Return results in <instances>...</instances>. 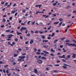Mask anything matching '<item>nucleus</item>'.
Instances as JSON below:
<instances>
[{"mask_svg":"<svg viewBox=\"0 0 76 76\" xmlns=\"http://www.w3.org/2000/svg\"><path fill=\"white\" fill-rule=\"evenodd\" d=\"M0 27H1V28H3L4 27V25L1 26Z\"/></svg>","mask_w":76,"mask_h":76,"instance_id":"41","label":"nucleus"},{"mask_svg":"<svg viewBox=\"0 0 76 76\" xmlns=\"http://www.w3.org/2000/svg\"><path fill=\"white\" fill-rule=\"evenodd\" d=\"M20 39H23V37H22V36H20Z\"/></svg>","mask_w":76,"mask_h":76,"instance_id":"56","label":"nucleus"},{"mask_svg":"<svg viewBox=\"0 0 76 76\" xmlns=\"http://www.w3.org/2000/svg\"><path fill=\"white\" fill-rule=\"evenodd\" d=\"M58 40V39L56 40L55 41H54V43H56L57 41Z\"/></svg>","mask_w":76,"mask_h":76,"instance_id":"20","label":"nucleus"},{"mask_svg":"<svg viewBox=\"0 0 76 76\" xmlns=\"http://www.w3.org/2000/svg\"><path fill=\"white\" fill-rule=\"evenodd\" d=\"M43 53H45V54H49V52L46 51L45 50H44V51H43Z\"/></svg>","mask_w":76,"mask_h":76,"instance_id":"5","label":"nucleus"},{"mask_svg":"<svg viewBox=\"0 0 76 76\" xmlns=\"http://www.w3.org/2000/svg\"><path fill=\"white\" fill-rule=\"evenodd\" d=\"M65 55H63V56H59V57H60V58H65Z\"/></svg>","mask_w":76,"mask_h":76,"instance_id":"10","label":"nucleus"},{"mask_svg":"<svg viewBox=\"0 0 76 76\" xmlns=\"http://www.w3.org/2000/svg\"><path fill=\"white\" fill-rule=\"evenodd\" d=\"M39 25H40V26H43V23H40L39 24Z\"/></svg>","mask_w":76,"mask_h":76,"instance_id":"18","label":"nucleus"},{"mask_svg":"<svg viewBox=\"0 0 76 76\" xmlns=\"http://www.w3.org/2000/svg\"><path fill=\"white\" fill-rule=\"evenodd\" d=\"M26 36H27L28 37H30L31 36V34L29 33H28L26 35Z\"/></svg>","mask_w":76,"mask_h":76,"instance_id":"25","label":"nucleus"},{"mask_svg":"<svg viewBox=\"0 0 76 76\" xmlns=\"http://www.w3.org/2000/svg\"><path fill=\"white\" fill-rule=\"evenodd\" d=\"M54 34V33H52V34L51 35V37H54V34Z\"/></svg>","mask_w":76,"mask_h":76,"instance_id":"30","label":"nucleus"},{"mask_svg":"<svg viewBox=\"0 0 76 76\" xmlns=\"http://www.w3.org/2000/svg\"><path fill=\"white\" fill-rule=\"evenodd\" d=\"M6 73H9V70H6Z\"/></svg>","mask_w":76,"mask_h":76,"instance_id":"48","label":"nucleus"},{"mask_svg":"<svg viewBox=\"0 0 76 76\" xmlns=\"http://www.w3.org/2000/svg\"><path fill=\"white\" fill-rule=\"evenodd\" d=\"M18 56V54H14V57H16Z\"/></svg>","mask_w":76,"mask_h":76,"instance_id":"44","label":"nucleus"},{"mask_svg":"<svg viewBox=\"0 0 76 76\" xmlns=\"http://www.w3.org/2000/svg\"><path fill=\"white\" fill-rule=\"evenodd\" d=\"M2 21L3 22H6V19H2Z\"/></svg>","mask_w":76,"mask_h":76,"instance_id":"35","label":"nucleus"},{"mask_svg":"<svg viewBox=\"0 0 76 76\" xmlns=\"http://www.w3.org/2000/svg\"><path fill=\"white\" fill-rule=\"evenodd\" d=\"M15 41H18V39L17 38H15Z\"/></svg>","mask_w":76,"mask_h":76,"instance_id":"36","label":"nucleus"},{"mask_svg":"<svg viewBox=\"0 0 76 76\" xmlns=\"http://www.w3.org/2000/svg\"><path fill=\"white\" fill-rule=\"evenodd\" d=\"M52 5H53V6H56V3H54L52 4Z\"/></svg>","mask_w":76,"mask_h":76,"instance_id":"31","label":"nucleus"},{"mask_svg":"<svg viewBox=\"0 0 76 76\" xmlns=\"http://www.w3.org/2000/svg\"><path fill=\"white\" fill-rule=\"evenodd\" d=\"M68 45H69V46H71V45H72V46H74V47H76V45L75 44H72L71 43H70L68 44Z\"/></svg>","mask_w":76,"mask_h":76,"instance_id":"3","label":"nucleus"},{"mask_svg":"<svg viewBox=\"0 0 76 76\" xmlns=\"http://www.w3.org/2000/svg\"><path fill=\"white\" fill-rule=\"evenodd\" d=\"M26 50H28V47H26Z\"/></svg>","mask_w":76,"mask_h":76,"instance_id":"63","label":"nucleus"},{"mask_svg":"<svg viewBox=\"0 0 76 76\" xmlns=\"http://www.w3.org/2000/svg\"><path fill=\"white\" fill-rule=\"evenodd\" d=\"M16 33L17 34V35H20V34H22V33L18 32V31H16Z\"/></svg>","mask_w":76,"mask_h":76,"instance_id":"13","label":"nucleus"},{"mask_svg":"<svg viewBox=\"0 0 76 76\" xmlns=\"http://www.w3.org/2000/svg\"><path fill=\"white\" fill-rule=\"evenodd\" d=\"M16 64V62H14L12 63V65H15V64Z\"/></svg>","mask_w":76,"mask_h":76,"instance_id":"37","label":"nucleus"},{"mask_svg":"<svg viewBox=\"0 0 76 76\" xmlns=\"http://www.w3.org/2000/svg\"><path fill=\"white\" fill-rule=\"evenodd\" d=\"M50 55L51 56H54V54L53 53H50Z\"/></svg>","mask_w":76,"mask_h":76,"instance_id":"42","label":"nucleus"},{"mask_svg":"<svg viewBox=\"0 0 76 76\" xmlns=\"http://www.w3.org/2000/svg\"><path fill=\"white\" fill-rule=\"evenodd\" d=\"M66 42H70V40H67L66 41Z\"/></svg>","mask_w":76,"mask_h":76,"instance_id":"32","label":"nucleus"},{"mask_svg":"<svg viewBox=\"0 0 76 76\" xmlns=\"http://www.w3.org/2000/svg\"><path fill=\"white\" fill-rule=\"evenodd\" d=\"M50 51L51 52H55V51H54V50H53V48L51 49Z\"/></svg>","mask_w":76,"mask_h":76,"instance_id":"17","label":"nucleus"},{"mask_svg":"<svg viewBox=\"0 0 76 76\" xmlns=\"http://www.w3.org/2000/svg\"><path fill=\"white\" fill-rule=\"evenodd\" d=\"M12 19H13V18L12 17H10V18H9L10 20H12Z\"/></svg>","mask_w":76,"mask_h":76,"instance_id":"54","label":"nucleus"},{"mask_svg":"<svg viewBox=\"0 0 76 76\" xmlns=\"http://www.w3.org/2000/svg\"><path fill=\"white\" fill-rule=\"evenodd\" d=\"M51 39V37H49L48 38V39Z\"/></svg>","mask_w":76,"mask_h":76,"instance_id":"62","label":"nucleus"},{"mask_svg":"<svg viewBox=\"0 0 76 76\" xmlns=\"http://www.w3.org/2000/svg\"><path fill=\"white\" fill-rule=\"evenodd\" d=\"M35 22L34 21L32 23V25H34V24H35Z\"/></svg>","mask_w":76,"mask_h":76,"instance_id":"58","label":"nucleus"},{"mask_svg":"<svg viewBox=\"0 0 76 76\" xmlns=\"http://www.w3.org/2000/svg\"><path fill=\"white\" fill-rule=\"evenodd\" d=\"M32 43H34V40H31L30 42V44H32Z\"/></svg>","mask_w":76,"mask_h":76,"instance_id":"12","label":"nucleus"},{"mask_svg":"<svg viewBox=\"0 0 76 76\" xmlns=\"http://www.w3.org/2000/svg\"><path fill=\"white\" fill-rule=\"evenodd\" d=\"M62 23H63V22H61V23H59V26H61V25L62 24Z\"/></svg>","mask_w":76,"mask_h":76,"instance_id":"23","label":"nucleus"},{"mask_svg":"<svg viewBox=\"0 0 76 76\" xmlns=\"http://www.w3.org/2000/svg\"><path fill=\"white\" fill-rule=\"evenodd\" d=\"M62 61L63 62H66V60H64V59H63Z\"/></svg>","mask_w":76,"mask_h":76,"instance_id":"38","label":"nucleus"},{"mask_svg":"<svg viewBox=\"0 0 76 76\" xmlns=\"http://www.w3.org/2000/svg\"><path fill=\"white\" fill-rule=\"evenodd\" d=\"M48 42V40H42L43 43H44L45 42Z\"/></svg>","mask_w":76,"mask_h":76,"instance_id":"7","label":"nucleus"},{"mask_svg":"<svg viewBox=\"0 0 76 76\" xmlns=\"http://www.w3.org/2000/svg\"><path fill=\"white\" fill-rule=\"evenodd\" d=\"M37 39H38V40L39 41H42L41 40V39L40 38H37Z\"/></svg>","mask_w":76,"mask_h":76,"instance_id":"19","label":"nucleus"},{"mask_svg":"<svg viewBox=\"0 0 76 76\" xmlns=\"http://www.w3.org/2000/svg\"><path fill=\"white\" fill-rule=\"evenodd\" d=\"M60 48H63V46L62 45H60Z\"/></svg>","mask_w":76,"mask_h":76,"instance_id":"57","label":"nucleus"},{"mask_svg":"<svg viewBox=\"0 0 76 76\" xmlns=\"http://www.w3.org/2000/svg\"><path fill=\"white\" fill-rule=\"evenodd\" d=\"M51 26H50L49 27H48V30L50 29H51Z\"/></svg>","mask_w":76,"mask_h":76,"instance_id":"29","label":"nucleus"},{"mask_svg":"<svg viewBox=\"0 0 76 76\" xmlns=\"http://www.w3.org/2000/svg\"><path fill=\"white\" fill-rule=\"evenodd\" d=\"M62 67H63L64 69H67V66H63Z\"/></svg>","mask_w":76,"mask_h":76,"instance_id":"28","label":"nucleus"},{"mask_svg":"<svg viewBox=\"0 0 76 76\" xmlns=\"http://www.w3.org/2000/svg\"><path fill=\"white\" fill-rule=\"evenodd\" d=\"M60 39H61V40H64V39H66V38L65 37H64L63 38H60Z\"/></svg>","mask_w":76,"mask_h":76,"instance_id":"22","label":"nucleus"},{"mask_svg":"<svg viewBox=\"0 0 76 76\" xmlns=\"http://www.w3.org/2000/svg\"><path fill=\"white\" fill-rule=\"evenodd\" d=\"M21 60H22V59H18V61H21Z\"/></svg>","mask_w":76,"mask_h":76,"instance_id":"47","label":"nucleus"},{"mask_svg":"<svg viewBox=\"0 0 76 76\" xmlns=\"http://www.w3.org/2000/svg\"><path fill=\"white\" fill-rule=\"evenodd\" d=\"M72 16V15L70 14L67 15V17H69V16Z\"/></svg>","mask_w":76,"mask_h":76,"instance_id":"51","label":"nucleus"},{"mask_svg":"<svg viewBox=\"0 0 76 76\" xmlns=\"http://www.w3.org/2000/svg\"><path fill=\"white\" fill-rule=\"evenodd\" d=\"M41 59H47V58L44 57H42L41 58Z\"/></svg>","mask_w":76,"mask_h":76,"instance_id":"14","label":"nucleus"},{"mask_svg":"<svg viewBox=\"0 0 76 76\" xmlns=\"http://www.w3.org/2000/svg\"><path fill=\"white\" fill-rule=\"evenodd\" d=\"M39 8H41V6H42V5H40V4H39Z\"/></svg>","mask_w":76,"mask_h":76,"instance_id":"50","label":"nucleus"},{"mask_svg":"<svg viewBox=\"0 0 76 76\" xmlns=\"http://www.w3.org/2000/svg\"><path fill=\"white\" fill-rule=\"evenodd\" d=\"M22 12H23V13H25V12H26V11L25 10H22Z\"/></svg>","mask_w":76,"mask_h":76,"instance_id":"34","label":"nucleus"},{"mask_svg":"<svg viewBox=\"0 0 76 76\" xmlns=\"http://www.w3.org/2000/svg\"><path fill=\"white\" fill-rule=\"evenodd\" d=\"M3 72L4 73H6V71H5V70H4V69L3 70Z\"/></svg>","mask_w":76,"mask_h":76,"instance_id":"61","label":"nucleus"},{"mask_svg":"<svg viewBox=\"0 0 76 76\" xmlns=\"http://www.w3.org/2000/svg\"><path fill=\"white\" fill-rule=\"evenodd\" d=\"M15 13V11H12V12L11 13V14H12V13Z\"/></svg>","mask_w":76,"mask_h":76,"instance_id":"39","label":"nucleus"},{"mask_svg":"<svg viewBox=\"0 0 76 76\" xmlns=\"http://www.w3.org/2000/svg\"><path fill=\"white\" fill-rule=\"evenodd\" d=\"M70 55H68V56L66 57L67 58H70Z\"/></svg>","mask_w":76,"mask_h":76,"instance_id":"24","label":"nucleus"},{"mask_svg":"<svg viewBox=\"0 0 76 76\" xmlns=\"http://www.w3.org/2000/svg\"><path fill=\"white\" fill-rule=\"evenodd\" d=\"M8 4V3H7V2H6L4 4V6H7V4Z\"/></svg>","mask_w":76,"mask_h":76,"instance_id":"46","label":"nucleus"},{"mask_svg":"<svg viewBox=\"0 0 76 76\" xmlns=\"http://www.w3.org/2000/svg\"><path fill=\"white\" fill-rule=\"evenodd\" d=\"M14 35L13 34H10L7 35V36L8 37H7L8 38H10L12 37H13Z\"/></svg>","mask_w":76,"mask_h":76,"instance_id":"2","label":"nucleus"},{"mask_svg":"<svg viewBox=\"0 0 76 76\" xmlns=\"http://www.w3.org/2000/svg\"><path fill=\"white\" fill-rule=\"evenodd\" d=\"M53 23L55 25L56 24H58V23H59V22H56L55 23Z\"/></svg>","mask_w":76,"mask_h":76,"instance_id":"15","label":"nucleus"},{"mask_svg":"<svg viewBox=\"0 0 76 76\" xmlns=\"http://www.w3.org/2000/svg\"><path fill=\"white\" fill-rule=\"evenodd\" d=\"M31 76H36V75H35V74H34V75H31Z\"/></svg>","mask_w":76,"mask_h":76,"instance_id":"64","label":"nucleus"},{"mask_svg":"<svg viewBox=\"0 0 76 76\" xmlns=\"http://www.w3.org/2000/svg\"><path fill=\"white\" fill-rule=\"evenodd\" d=\"M38 13H41V12L37 11L36 14H38Z\"/></svg>","mask_w":76,"mask_h":76,"instance_id":"21","label":"nucleus"},{"mask_svg":"<svg viewBox=\"0 0 76 76\" xmlns=\"http://www.w3.org/2000/svg\"><path fill=\"white\" fill-rule=\"evenodd\" d=\"M20 31H21V32H22V31H23V29L22 28H21L20 29Z\"/></svg>","mask_w":76,"mask_h":76,"instance_id":"49","label":"nucleus"},{"mask_svg":"<svg viewBox=\"0 0 76 76\" xmlns=\"http://www.w3.org/2000/svg\"><path fill=\"white\" fill-rule=\"evenodd\" d=\"M22 28H23V30H27V28H26V27H22Z\"/></svg>","mask_w":76,"mask_h":76,"instance_id":"16","label":"nucleus"},{"mask_svg":"<svg viewBox=\"0 0 76 76\" xmlns=\"http://www.w3.org/2000/svg\"><path fill=\"white\" fill-rule=\"evenodd\" d=\"M38 32L39 33H40L41 34H43V33H44V32L41 31H39Z\"/></svg>","mask_w":76,"mask_h":76,"instance_id":"33","label":"nucleus"},{"mask_svg":"<svg viewBox=\"0 0 76 76\" xmlns=\"http://www.w3.org/2000/svg\"><path fill=\"white\" fill-rule=\"evenodd\" d=\"M59 21H63V19L60 18L59 19Z\"/></svg>","mask_w":76,"mask_h":76,"instance_id":"26","label":"nucleus"},{"mask_svg":"<svg viewBox=\"0 0 76 76\" xmlns=\"http://www.w3.org/2000/svg\"><path fill=\"white\" fill-rule=\"evenodd\" d=\"M36 54H38V55H39V54H41V53H39V52H37Z\"/></svg>","mask_w":76,"mask_h":76,"instance_id":"52","label":"nucleus"},{"mask_svg":"<svg viewBox=\"0 0 76 76\" xmlns=\"http://www.w3.org/2000/svg\"><path fill=\"white\" fill-rule=\"evenodd\" d=\"M38 71H37V69H34V72L35 73H37Z\"/></svg>","mask_w":76,"mask_h":76,"instance_id":"8","label":"nucleus"},{"mask_svg":"<svg viewBox=\"0 0 76 76\" xmlns=\"http://www.w3.org/2000/svg\"><path fill=\"white\" fill-rule=\"evenodd\" d=\"M47 66H50L51 67H53V65H47Z\"/></svg>","mask_w":76,"mask_h":76,"instance_id":"40","label":"nucleus"},{"mask_svg":"<svg viewBox=\"0 0 76 76\" xmlns=\"http://www.w3.org/2000/svg\"><path fill=\"white\" fill-rule=\"evenodd\" d=\"M56 32H60V30H57L56 31Z\"/></svg>","mask_w":76,"mask_h":76,"instance_id":"53","label":"nucleus"},{"mask_svg":"<svg viewBox=\"0 0 76 76\" xmlns=\"http://www.w3.org/2000/svg\"><path fill=\"white\" fill-rule=\"evenodd\" d=\"M25 44H28V42H26Z\"/></svg>","mask_w":76,"mask_h":76,"instance_id":"59","label":"nucleus"},{"mask_svg":"<svg viewBox=\"0 0 76 76\" xmlns=\"http://www.w3.org/2000/svg\"><path fill=\"white\" fill-rule=\"evenodd\" d=\"M55 66H60V65L57 64L55 65Z\"/></svg>","mask_w":76,"mask_h":76,"instance_id":"45","label":"nucleus"},{"mask_svg":"<svg viewBox=\"0 0 76 76\" xmlns=\"http://www.w3.org/2000/svg\"><path fill=\"white\" fill-rule=\"evenodd\" d=\"M11 31L10 30H6L5 31V32H10Z\"/></svg>","mask_w":76,"mask_h":76,"instance_id":"11","label":"nucleus"},{"mask_svg":"<svg viewBox=\"0 0 76 76\" xmlns=\"http://www.w3.org/2000/svg\"><path fill=\"white\" fill-rule=\"evenodd\" d=\"M64 66H69V65L66 64H64Z\"/></svg>","mask_w":76,"mask_h":76,"instance_id":"27","label":"nucleus"},{"mask_svg":"<svg viewBox=\"0 0 76 76\" xmlns=\"http://www.w3.org/2000/svg\"><path fill=\"white\" fill-rule=\"evenodd\" d=\"M37 62L39 64H41V63H42V61L41 60V59H39L37 61Z\"/></svg>","mask_w":76,"mask_h":76,"instance_id":"1","label":"nucleus"},{"mask_svg":"<svg viewBox=\"0 0 76 76\" xmlns=\"http://www.w3.org/2000/svg\"><path fill=\"white\" fill-rule=\"evenodd\" d=\"M72 54H73V55L72 56V58H76V55L75 54H74V53H72Z\"/></svg>","mask_w":76,"mask_h":76,"instance_id":"6","label":"nucleus"},{"mask_svg":"<svg viewBox=\"0 0 76 76\" xmlns=\"http://www.w3.org/2000/svg\"><path fill=\"white\" fill-rule=\"evenodd\" d=\"M14 75L15 76H19V75H18L17 74H14Z\"/></svg>","mask_w":76,"mask_h":76,"instance_id":"43","label":"nucleus"},{"mask_svg":"<svg viewBox=\"0 0 76 76\" xmlns=\"http://www.w3.org/2000/svg\"><path fill=\"white\" fill-rule=\"evenodd\" d=\"M1 36L2 37H5V35H4L3 34H2L1 35Z\"/></svg>","mask_w":76,"mask_h":76,"instance_id":"60","label":"nucleus"},{"mask_svg":"<svg viewBox=\"0 0 76 76\" xmlns=\"http://www.w3.org/2000/svg\"><path fill=\"white\" fill-rule=\"evenodd\" d=\"M19 58H21V59H24V58H25V56H19Z\"/></svg>","mask_w":76,"mask_h":76,"instance_id":"4","label":"nucleus"},{"mask_svg":"<svg viewBox=\"0 0 76 76\" xmlns=\"http://www.w3.org/2000/svg\"><path fill=\"white\" fill-rule=\"evenodd\" d=\"M34 50L35 51V52H36L37 50V49L34 48Z\"/></svg>","mask_w":76,"mask_h":76,"instance_id":"55","label":"nucleus"},{"mask_svg":"<svg viewBox=\"0 0 76 76\" xmlns=\"http://www.w3.org/2000/svg\"><path fill=\"white\" fill-rule=\"evenodd\" d=\"M40 37H41V38H42L43 39H44V38H45V37L43 35H40Z\"/></svg>","mask_w":76,"mask_h":76,"instance_id":"9","label":"nucleus"}]
</instances>
